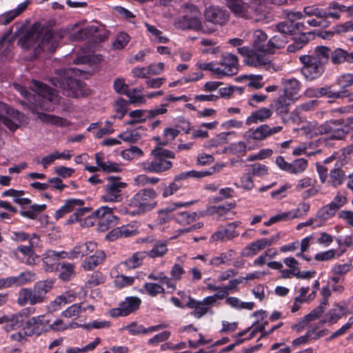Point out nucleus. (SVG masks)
Returning a JSON list of instances; mask_svg holds the SVG:
<instances>
[{"mask_svg":"<svg viewBox=\"0 0 353 353\" xmlns=\"http://www.w3.org/2000/svg\"><path fill=\"white\" fill-rule=\"evenodd\" d=\"M34 84L37 95L34 97L35 103L32 104L31 108L32 112L36 114L37 118L46 123L61 127L65 126L67 125L65 119L38 111L39 108L47 111L54 110V105L59 103L61 100L57 92L39 81H34Z\"/></svg>","mask_w":353,"mask_h":353,"instance_id":"obj_1","label":"nucleus"},{"mask_svg":"<svg viewBox=\"0 0 353 353\" xmlns=\"http://www.w3.org/2000/svg\"><path fill=\"white\" fill-rule=\"evenodd\" d=\"M62 37L59 32H54L34 24L19 40V43L23 48H33L35 54H39L41 51L53 52Z\"/></svg>","mask_w":353,"mask_h":353,"instance_id":"obj_2","label":"nucleus"},{"mask_svg":"<svg viewBox=\"0 0 353 353\" xmlns=\"http://www.w3.org/2000/svg\"><path fill=\"white\" fill-rule=\"evenodd\" d=\"M269 0H250V3L243 0H227L228 8L237 17L252 18L257 22L267 23L273 19V14L267 7Z\"/></svg>","mask_w":353,"mask_h":353,"instance_id":"obj_3","label":"nucleus"},{"mask_svg":"<svg viewBox=\"0 0 353 353\" xmlns=\"http://www.w3.org/2000/svg\"><path fill=\"white\" fill-rule=\"evenodd\" d=\"M81 74V70L77 68L60 70L55 72L50 81L55 87L62 88L63 94L67 97H85L90 94V90L84 83L77 79Z\"/></svg>","mask_w":353,"mask_h":353,"instance_id":"obj_4","label":"nucleus"},{"mask_svg":"<svg viewBox=\"0 0 353 353\" xmlns=\"http://www.w3.org/2000/svg\"><path fill=\"white\" fill-rule=\"evenodd\" d=\"M267 34L261 30H256L253 33L252 48L240 47L237 50L244 57L245 64L259 67L270 63V60L267 54L268 46Z\"/></svg>","mask_w":353,"mask_h":353,"instance_id":"obj_5","label":"nucleus"},{"mask_svg":"<svg viewBox=\"0 0 353 353\" xmlns=\"http://www.w3.org/2000/svg\"><path fill=\"white\" fill-rule=\"evenodd\" d=\"M157 194L152 188L140 190L128 201V205L132 209L129 213L132 215H140L153 210L157 205L156 198Z\"/></svg>","mask_w":353,"mask_h":353,"instance_id":"obj_6","label":"nucleus"},{"mask_svg":"<svg viewBox=\"0 0 353 353\" xmlns=\"http://www.w3.org/2000/svg\"><path fill=\"white\" fill-rule=\"evenodd\" d=\"M185 14L176 19L174 26L181 30L192 29L200 30L203 33H210L213 30L205 27L201 21V12L194 5H187L185 7Z\"/></svg>","mask_w":353,"mask_h":353,"instance_id":"obj_7","label":"nucleus"},{"mask_svg":"<svg viewBox=\"0 0 353 353\" xmlns=\"http://www.w3.org/2000/svg\"><path fill=\"white\" fill-rule=\"evenodd\" d=\"M303 132L310 137L317 134H327L332 139H343L350 132V126L343 124L341 120L330 121L321 125L317 130L311 129L310 127L301 128Z\"/></svg>","mask_w":353,"mask_h":353,"instance_id":"obj_8","label":"nucleus"},{"mask_svg":"<svg viewBox=\"0 0 353 353\" xmlns=\"http://www.w3.org/2000/svg\"><path fill=\"white\" fill-rule=\"evenodd\" d=\"M103 185V194L101 201L105 203H119L123 200L121 192L127 187V183L121 181L119 176H108Z\"/></svg>","mask_w":353,"mask_h":353,"instance_id":"obj_9","label":"nucleus"},{"mask_svg":"<svg viewBox=\"0 0 353 353\" xmlns=\"http://www.w3.org/2000/svg\"><path fill=\"white\" fill-rule=\"evenodd\" d=\"M83 200L79 199H68L65 201V203L55 212L54 218L58 220L63 217L66 214L74 211L69 221L77 222L78 221H81V216H83L90 211V208L83 207Z\"/></svg>","mask_w":353,"mask_h":353,"instance_id":"obj_10","label":"nucleus"},{"mask_svg":"<svg viewBox=\"0 0 353 353\" xmlns=\"http://www.w3.org/2000/svg\"><path fill=\"white\" fill-rule=\"evenodd\" d=\"M216 76L218 78L231 77L239 70V63L236 56L231 53L222 54L219 61H215Z\"/></svg>","mask_w":353,"mask_h":353,"instance_id":"obj_11","label":"nucleus"},{"mask_svg":"<svg viewBox=\"0 0 353 353\" xmlns=\"http://www.w3.org/2000/svg\"><path fill=\"white\" fill-rule=\"evenodd\" d=\"M34 312V308L27 307L17 313L5 314L0 317V324L3 325V328L6 332L17 330L21 327L25 319Z\"/></svg>","mask_w":353,"mask_h":353,"instance_id":"obj_12","label":"nucleus"},{"mask_svg":"<svg viewBox=\"0 0 353 353\" xmlns=\"http://www.w3.org/2000/svg\"><path fill=\"white\" fill-rule=\"evenodd\" d=\"M0 106H4L6 108V117L0 116V125L3 123L10 130L15 131L21 125H27L29 123V119L23 113L12 108L7 107L3 103H0Z\"/></svg>","mask_w":353,"mask_h":353,"instance_id":"obj_13","label":"nucleus"},{"mask_svg":"<svg viewBox=\"0 0 353 353\" xmlns=\"http://www.w3.org/2000/svg\"><path fill=\"white\" fill-rule=\"evenodd\" d=\"M300 61L303 64L301 72L304 77L308 81H313L319 77L324 72V67L309 59L308 55L299 57Z\"/></svg>","mask_w":353,"mask_h":353,"instance_id":"obj_14","label":"nucleus"},{"mask_svg":"<svg viewBox=\"0 0 353 353\" xmlns=\"http://www.w3.org/2000/svg\"><path fill=\"white\" fill-rule=\"evenodd\" d=\"M94 37L95 39L103 40L106 37L104 26L101 23H93L83 29L79 30L76 34L70 36L72 40H80L88 37Z\"/></svg>","mask_w":353,"mask_h":353,"instance_id":"obj_15","label":"nucleus"},{"mask_svg":"<svg viewBox=\"0 0 353 353\" xmlns=\"http://www.w3.org/2000/svg\"><path fill=\"white\" fill-rule=\"evenodd\" d=\"M141 301L135 296L127 297L121 303L118 307L110 310V314L112 317L125 316L139 309Z\"/></svg>","mask_w":353,"mask_h":353,"instance_id":"obj_16","label":"nucleus"},{"mask_svg":"<svg viewBox=\"0 0 353 353\" xmlns=\"http://www.w3.org/2000/svg\"><path fill=\"white\" fill-rule=\"evenodd\" d=\"M205 20L216 26H223L228 21L229 14L227 10L217 6H210L204 11Z\"/></svg>","mask_w":353,"mask_h":353,"instance_id":"obj_17","label":"nucleus"},{"mask_svg":"<svg viewBox=\"0 0 353 353\" xmlns=\"http://www.w3.org/2000/svg\"><path fill=\"white\" fill-rule=\"evenodd\" d=\"M316 181L309 176L303 177L297 181L295 190L301 192L303 199H307L315 196L319 192V188L315 184Z\"/></svg>","mask_w":353,"mask_h":353,"instance_id":"obj_18","label":"nucleus"},{"mask_svg":"<svg viewBox=\"0 0 353 353\" xmlns=\"http://www.w3.org/2000/svg\"><path fill=\"white\" fill-rule=\"evenodd\" d=\"M114 209L108 206H101L93 212L98 220V227L101 230H106L111 225L116 223L117 217L113 214Z\"/></svg>","mask_w":353,"mask_h":353,"instance_id":"obj_19","label":"nucleus"},{"mask_svg":"<svg viewBox=\"0 0 353 353\" xmlns=\"http://www.w3.org/2000/svg\"><path fill=\"white\" fill-rule=\"evenodd\" d=\"M49 321L45 315H39L31 317L25 324L28 334L39 336L48 330Z\"/></svg>","mask_w":353,"mask_h":353,"instance_id":"obj_20","label":"nucleus"},{"mask_svg":"<svg viewBox=\"0 0 353 353\" xmlns=\"http://www.w3.org/2000/svg\"><path fill=\"white\" fill-rule=\"evenodd\" d=\"M279 240V236H272L270 238H263L254 241L244 248L242 254L246 257H252L259 251L269 247Z\"/></svg>","mask_w":353,"mask_h":353,"instance_id":"obj_21","label":"nucleus"},{"mask_svg":"<svg viewBox=\"0 0 353 353\" xmlns=\"http://www.w3.org/2000/svg\"><path fill=\"white\" fill-rule=\"evenodd\" d=\"M152 161L143 163V169L149 173H160L170 170L172 163L171 161L162 159L160 156L152 155Z\"/></svg>","mask_w":353,"mask_h":353,"instance_id":"obj_22","label":"nucleus"},{"mask_svg":"<svg viewBox=\"0 0 353 353\" xmlns=\"http://www.w3.org/2000/svg\"><path fill=\"white\" fill-rule=\"evenodd\" d=\"M17 302L20 306H24L28 304L30 305L39 304L43 303V301L33 288H25L19 291Z\"/></svg>","mask_w":353,"mask_h":353,"instance_id":"obj_23","label":"nucleus"},{"mask_svg":"<svg viewBox=\"0 0 353 353\" xmlns=\"http://www.w3.org/2000/svg\"><path fill=\"white\" fill-rule=\"evenodd\" d=\"M75 298L76 294L74 292H66L57 296L54 300L52 301L48 305V310L50 312L59 310L63 306L74 301Z\"/></svg>","mask_w":353,"mask_h":353,"instance_id":"obj_24","label":"nucleus"},{"mask_svg":"<svg viewBox=\"0 0 353 353\" xmlns=\"http://www.w3.org/2000/svg\"><path fill=\"white\" fill-rule=\"evenodd\" d=\"M30 1L26 0L19 3L16 8L7 11L0 15V25H7L12 21L15 18L22 14L30 5Z\"/></svg>","mask_w":353,"mask_h":353,"instance_id":"obj_25","label":"nucleus"},{"mask_svg":"<svg viewBox=\"0 0 353 353\" xmlns=\"http://www.w3.org/2000/svg\"><path fill=\"white\" fill-rule=\"evenodd\" d=\"M283 129L282 126H275L271 128L267 124H263L257 127L252 132V138L254 140L262 141L272 134L281 132Z\"/></svg>","mask_w":353,"mask_h":353,"instance_id":"obj_26","label":"nucleus"},{"mask_svg":"<svg viewBox=\"0 0 353 353\" xmlns=\"http://www.w3.org/2000/svg\"><path fill=\"white\" fill-rule=\"evenodd\" d=\"M212 305L211 303L207 301V297L204 298L201 301L190 299L187 304L188 307L194 309L192 314L197 319H200L205 315Z\"/></svg>","mask_w":353,"mask_h":353,"instance_id":"obj_27","label":"nucleus"},{"mask_svg":"<svg viewBox=\"0 0 353 353\" xmlns=\"http://www.w3.org/2000/svg\"><path fill=\"white\" fill-rule=\"evenodd\" d=\"M284 87L283 93L294 101L299 98V92L301 89V83L296 79H288L283 81Z\"/></svg>","mask_w":353,"mask_h":353,"instance_id":"obj_28","label":"nucleus"},{"mask_svg":"<svg viewBox=\"0 0 353 353\" xmlns=\"http://www.w3.org/2000/svg\"><path fill=\"white\" fill-rule=\"evenodd\" d=\"M295 101L284 94H280L274 102V108L276 113L281 116H285L290 110V106Z\"/></svg>","mask_w":353,"mask_h":353,"instance_id":"obj_29","label":"nucleus"},{"mask_svg":"<svg viewBox=\"0 0 353 353\" xmlns=\"http://www.w3.org/2000/svg\"><path fill=\"white\" fill-rule=\"evenodd\" d=\"M96 163L101 168V171L105 172H119L121 168L119 164L110 161L104 160V155L101 152H97L94 154Z\"/></svg>","mask_w":353,"mask_h":353,"instance_id":"obj_30","label":"nucleus"},{"mask_svg":"<svg viewBox=\"0 0 353 353\" xmlns=\"http://www.w3.org/2000/svg\"><path fill=\"white\" fill-rule=\"evenodd\" d=\"M273 114L270 108H262L253 112L246 119V124L261 123L270 119Z\"/></svg>","mask_w":353,"mask_h":353,"instance_id":"obj_31","label":"nucleus"},{"mask_svg":"<svg viewBox=\"0 0 353 353\" xmlns=\"http://www.w3.org/2000/svg\"><path fill=\"white\" fill-rule=\"evenodd\" d=\"M105 254L102 250H97L93 255L87 257L83 264V268L86 270H92L101 264L105 259Z\"/></svg>","mask_w":353,"mask_h":353,"instance_id":"obj_32","label":"nucleus"},{"mask_svg":"<svg viewBox=\"0 0 353 353\" xmlns=\"http://www.w3.org/2000/svg\"><path fill=\"white\" fill-rule=\"evenodd\" d=\"M330 49L325 46H317L312 54H307L312 61L324 65L327 62L330 57Z\"/></svg>","mask_w":353,"mask_h":353,"instance_id":"obj_33","label":"nucleus"},{"mask_svg":"<svg viewBox=\"0 0 353 353\" xmlns=\"http://www.w3.org/2000/svg\"><path fill=\"white\" fill-rule=\"evenodd\" d=\"M54 283V281L53 279L39 281L34 283L33 288L43 302L45 301L47 293L52 289Z\"/></svg>","mask_w":353,"mask_h":353,"instance_id":"obj_34","label":"nucleus"},{"mask_svg":"<svg viewBox=\"0 0 353 353\" xmlns=\"http://www.w3.org/2000/svg\"><path fill=\"white\" fill-rule=\"evenodd\" d=\"M331 61L334 64H340L345 61L353 63V52H347L341 49L336 48L331 53Z\"/></svg>","mask_w":353,"mask_h":353,"instance_id":"obj_35","label":"nucleus"},{"mask_svg":"<svg viewBox=\"0 0 353 353\" xmlns=\"http://www.w3.org/2000/svg\"><path fill=\"white\" fill-rule=\"evenodd\" d=\"M12 239L16 241H28L32 246H39L40 238L35 234H28L24 232H14L12 233Z\"/></svg>","mask_w":353,"mask_h":353,"instance_id":"obj_36","label":"nucleus"},{"mask_svg":"<svg viewBox=\"0 0 353 353\" xmlns=\"http://www.w3.org/2000/svg\"><path fill=\"white\" fill-rule=\"evenodd\" d=\"M346 314L345 308L340 304H335L327 313V323L333 325Z\"/></svg>","mask_w":353,"mask_h":353,"instance_id":"obj_37","label":"nucleus"},{"mask_svg":"<svg viewBox=\"0 0 353 353\" xmlns=\"http://www.w3.org/2000/svg\"><path fill=\"white\" fill-rule=\"evenodd\" d=\"M146 256L147 253L145 252H137L126 259L122 264L128 269L137 268L142 264Z\"/></svg>","mask_w":353,"mask_h":353,"instance_id":"obj_38","label":"nucleus"},{"mask_svg":"<svg viewBox=\"0 0 353 353\" xmlns=\"http://www.w3.org/2000/svg\"><path fill=\"white\" fill-rule=\"evenodd\" d=\"M147 32L149 33L150 39L155 43H167L169 39L163 34V32L157 29L155 26L148 23H145Z\"/></svg>","mask_w":353,"mask_h":353,"instance_id":"obj_39","label":"nucleus"},{"mask_svg":"<svg viewBox=\"0 0 353 353\" xmlns=\"http://www.w3.org/2000/svg\"><path fill=\"white\" fill-rule=\"evenodd\" d=\"M125 96L129 99L130 103L140 105L146 103V97L142 94L141 88L129 89Z\"/></svg>","mask_w":353,"mask_h":353,"instance_id":"obj_40","label":"nucleus"},{"mask_svg":"<svg viewBox=\"0 0 353 353\" xmlns=\"http://www.w3.org/2000/svg\"><path fill=\"white\" fill-rule=\"evenodd\" d=\"M148 278L150 280L159 281L162 285H165L168 288L172 290H176V284L172 279L166 276L163 272L154 271L148 274Z\"/></svg>","mask_w":353,"mask_h":353,"instance_id":"obj_41","label":"nucleus"},{"mask_svg":"<svg viewBox=\"0 0 353 353\" xmlns=\"http://www.w3.org/2000/svg\"><path fill=\"white\" fill-rule=\"evenodd\" d=\"M225 303L235 310H252L254 308L253 302H243L235 296H230L225 299Z\"/></svg>","mask_w":353,"mask_h":353,"instance_id":"obj_42","label":"nucleus"},{"mask_svg":"<svg viewBox=\"0 0 353 353\" xmlns=\"http://www.w3.org/2000/svg\"><path fill=\"white\" fill-rule=\"evenodd\" d=\"M234 252L229 250L225 252L221 253L219 256H214L210 261V264L213 266L218 267L221 265H228L234 259Z\"/></svg>","mask_w":353,"mask_h":353,"instance_id":"obj_43","label":"nucleus"},{"mask_svg":"<svg viewBox=\"0 0 353 353\" xmlns=\"http://www.w3.org/2000/svg\"><path fill=\"white\" fill-rule=\"evenodd\" d=\"M311 32H301L294 39V42L288 46L289 52H295L301 50L309 41L308 36L311 35Z\"/></svg>","mask_w":353,"mask_h":353,"instance_id":"obj_44","label":"nucleus"},{"mask_svg":"<svg viewBox=\"0 0 353 353\" xmlns=\"http://www.w3.org/2000/svg\"><path fill=\"white\" fill-rule=\"evenodd\" d=\"M59 272V278L63 281L70 280L75 274L74 265L72 263L63 262L57 266Z\"/></svg>","mask_w":353,"mask_h":353,"instance_id":"obj_45","label":"nucleus"},{"mask_svg":"<svg viewBox=\"0 0 353 353\" xmlns=\"http://www.w3.org/2000/svg\"><path fill=\"white\" fill-rule=\"evenodd\" d=\"M255 147L251 145L250 140L247 139L246 142L239 141L231 143L229 146V150L232 154L243 155L247 151L254 150Z\"/></svg>","mask_w":353,"mask_h":353,"instance_id":"obj_46","label":"nucleus"},{"mask_svg":"<svg viewBox=\"0 0 353 353\" xmlns=\"http://www.w3.org/2000/svg\"><path fill=\"white\" fill-rule=\"evenodd\" d=\"M286 37L281 34L275 35L268 41L267 54L273 53L276 48H283L287 43Z\"/></svg>","mask_w":353,"mask_h":353,"instance_id":"obj_47","label":"nucleus"},{"mask_svg":"<svg viewBox=\"0 0 353 353\" xmlns=\"http://www.w3.org/2000/svg\"><path fill=\"white\" fill-rule=\"evenodd\" d=\"M58 259L54 250H48L43 256V263L44 269L47 272H52L57 269Z\"/></svg>","mask_w":353,"mask_h":353,"instance_id":"obj_48","label":"nucleus"},{"mask_svg":"<svg viewBox=\"0 0 353 353\" xmlns=\"http://www.w3.org/2000/svg\"><path fill=\"white\" fill-rule=\"evenodd\" d=\"M199 219V214L196 212H183L175 215V220L183 225L192 224Z\"/></svg>","mask_w":353,"mask_h":353,"instance_id":"obj_49","label":"nucleus"},{"mask_svg":"<svg viewBox=\"0 0 353 353\" xmlns=\"http://www.w3.org/2000/svg\"><path fill=\"white\" fill-rule=\"evenodd\" d=\"M114 233L116 234L117 237H128L137 234V228L134 225H123L112 230L108 234V236L110 237Z\"/></svg>","mask_w":353,"mask_h":353,"instance_id":"obj_50","label":"nucleus"},{"mask_svg":"<svg viewBox=\"0 0 353 353\" xmlns=\"http://www.w3.org/2000/svg\"><path fill=\"white\" fill-rule=\"evenodd\" d=\"M307 166V159L303 158L295 159L290 163L289 173L295 175L301 174L306 170Z\"/></svg>","mask_w":353,"mask_h":353,"instance_id":"obj_51","label":"nucleus"},{"mask_svg":"<svg viewBox=\"0 0 353 353\" xmlns=\"http://www.w3.org/2000/svg\"><path fill=\"white\" fill-rule=\"evenodd\" d=\"M239 235L236 231H233L228 225L224 228H221L216 232L213 235L212 238L216 241H228L233 238H235Z\"/></svg>","mask_w":353,"mask_h":353,"instance_id":"obj_52","label":"nucleus"},{"mask_svg":"<svg viewBox=\"0 0 353 353\" xmlns=\"http://www.w3.org/2000/svg\"><path fill=\"white\" fill-rule=\"evenodd\" d=\"M46 209V204H34L31 205L27 210L20 212V214L23 217L28 218L30 219H35L37 216Z\"/></svg>","mask_w":353,"mask_h":353,"instance_id":"obj_53","label":"nucleus"},{"mask_svg":"<svg viewBox=\"0 0 353 353\" xmlns=\"http://www.w3.org/2000/svg\"><path fill=\"white\" fill-rule=\"evenodd\" d=\"M344 252V250L337 252L335 249H330L316 253L314 255V259L318 261H327L334 258L340 257Z\"/></svg>","mask_w":353,"mask_h":353,"instance_id":"obj_54","label":"nucleus"},{"mask_svg":"<svg viewBox=\"0 0 353 353\" xmlns=\"http://www.w3.org/2000/svg\"><path fill=\"white\" fill-rule=\"evenodd\" d=\"M345 179L344 172L340 169V166L337 163L336 167L331 170L330 172V180L329 182L333 186H338L341 185Z\"/></svg>","mask_w":353,"mask_h":353,"instance_id":"obj_55","label":"nucleus"},{"mask_svg":"<svg viewBox=\"0 0 353 353\" xmlns=\"http://www.w3.org/2000/svg\"><path fill=\"white\" fill-rule=\"evenodd\" d=\"M195 203L194 201H189V202H177V203H168V205L159 211V215L160 217H161L164 221H165L164 216L167 215L170 212H172L174 210H176L178 208H182V207H188L190 205H192Z\"/></svg>","mask_w":353,"mask_h":353,"instance_id":"obj_56","label":"nucleus"},{"mask_svg":"<svg viewBox=\"0 0 353 353\" xmlns=\"http://www.w3.org/2000/svg\"><path fill=\"white\" fill-rule=\"evenodd\" d=\"M119 137L125 142L136 143L141 139V134L138 129H131L121 132Z\"/></svg>","mask_w":353,"mask_h":353,"instance_id":"obj_57","label":"nucleus"},{"mask_svg":"<svg viewBox=\"0 0 353 353\" xmlns=\"http://www.w3.org/2000/svg\"><path fill=\"white\" fill-rule=\"evenodd\" d=\"M337 210L330 203L320 209L316 214V219L325 221L333 216Z\"/></svg>","mask_w":353,"mask_h":353,"instance_id":"obj_58","label":"nucleus"},{"mask_svg":"<svg viewBox=\"0 0 353 353\" xmlns=\"http://www.w3.org/2000/svg\"><path fill=\"white\" fill-rule=\"evenodd\" d=\"M143 288L145 292L151 296H157L165 292V289L161 283L148 282L144 284Z\"/></svg>","mask_w":353,"mask_h":353,"instance_id":"obj_59","label":"nucleus"},{"mask_svg":"<svg viewBox=\"0 0 353 353\" xmlns=\"http://www.w3.org/2000/svg\"><path fill=\"white\" fill-rule=\"evenodd\" d=\"M318 93L319 97L326 96L329 98L339 99L347 96V92L346 90H341L340 92H334L332 91L331 87L330 86H325L318 88Z\"/></svg>","mask_w":353,"mask_h":353,"instance_id":"obj_60","label":"nucleus"},{"mask_svg":"<svg viewBox=\"0 0 353 353\" xmlns=\"http://www.w3.org/2000/svg\"><path fill=\"white\" fill-rule=\"evenodd\" d=\"M83 312H85V307H83V303H75L63 311L61 315L65 318H72Z\"/></svg>","mask_w":353,"mask_h":353,"instance_id":"obj_61","label":"nucleus"},{"mask_svg":"<svg viewBox=\"0 0 353 353\" xmlns=\"http://www.w3.org/2000/svg\"><path fill=\"white\" fill-rule=\"evenodd\" d=\"M353 325V317H350L347 322L343 325L339 329L334 332L329 337H327L325 340L329 342L334 339L339 338L345 333H347Z\"/></svg>","mask_w":353,"mask_h":353,"instance_id":"obj_62","label":"nucleus"},{"mask_svg":"<svg viewBox=\"0 0 353 353\" xmlns=\"http://www.w3.org/2000/svg\"><path fill=\"white\" fill-rule=\"evenodd\" d=\"M168 251L167 245L163 241L157 242L152 250L147 254L152 258L161 257Z\"/></svg>","mask_w":353,"mask_h":353,"instance_id":"obj_63","label":"nucleus"},{"mask_svg":"<svg viewBox=\"0 0 353 353\" xmlns=\"http://www.w3.org/2000/svg\"><path fill=\"white\" fill-rule=\"evenodd\" d=\"M336 83L341 89L345 90L346 88L353 85V74L351 73L341 74L336 79Z\"/></svg>","mask_w":353,"mask_h":353,"instance_id":"obj_64","label":"nucleus"}]
</instances>
